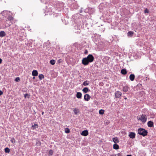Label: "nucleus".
Returning a JSON list of instances; mask_svg holds the SVG:
<instances>
[{
    "mask_svg": "<svg viewBox=\"0 0 156 156\" xmlns=\"http://www.w3.org/2000/svg\"><path fill=\"white\" fill-rule=\"evenodd\" d=\"M35 76H34L33 78V79H35Z\"/></svg>",
    "mask_w": 156,
    "mask_h": 156,
    "instance_id": "nucleus-43",
    "label": "nucleus"
},
{
    "mask_svg": "<svg viewBox=\"0 0 156 156\" xmlns=\"http://www.w3.org/2000/svg\"><path fill=\"white\" fill-rule=\"evenodd\" d=\"M82 94L80 92H77L76 94V97L78 98H81L82 97Z\"/></svg>",
    "mask_w": 156,
    "mask_h": 156,
    "instance_id": "nucleus-15",
    "label": "nucleus"
},
{
    "mask_svg": "<svg viewBox=\"0 0 156 156\" xmlns=\"http://www.w3.org/2000/svg\"><path fill=\"white\" fill-rule=\"evenodd\" d=\"M105 58H106V59H108V60L109 59V58H108V57H105Z\"/></svg>",
    "mask_w": 156,
    "mask_h": 156,
    "instance_id": "nucleus-40",
    "label": "nucleus"
},
{
    "mask_svg": "<svg viewBox=\"0 0 156 156\" xmlns=\"http://www.w3.org/2000/svg\"><path fill=\"white\" fill-rule=\"evenodd\" d=\"M135 76L134 74H131L129 76V79L131 81H133L135 79Z\"/></svg>",
    "mask_w": 156,
    "mask_h": 156,
    "instance_id": "nucleus-13",
    "label": "nucleus"
},
{
    "mask_svg": "<svg viewBox=\"0 0 156 156\" xmlns=\"http://www.w3.org/2000/svg\"><path fill=\"white\" fill-rule=\"evenodd\" d=\"M129 87L127 85L123 86L122 88V90L124 92H127L129 90Z\"/></svg>",
    "mask_w": 156,
    "mask_h": 156,
    "instance_id": "nucleus-11",
    "label": "nucleus"
},
{
    "mask_svg": "<svg viewBox=\"0 0 156 156\" xmlns=\"http://www.w3.org/2000/svg\"><path fill=\"white\" fill-rule=\"evenodd\" d=\"M13 18L12 16L9 15L7 17L6 20H7L9 21H10L13 20Z\"/></svg>",
    "mask_w": 156,
    "mask_h": 156,
    "instance_id": "nucleus-20",
    "label": "nucleus"
},
{
    "mask_svg": "<svg viewBox=\"0 0 156 156\" xmlns=\"http://www.w3.org/2000/svg\"><path fill=\"white\" fill-rule=\"evenodd\" d=\"M133 34V32L131 31H129L127 33L128 36H131Z\"/></svg>",
    "mask_w": 156,
    "mask_h": 156,
    "instance_id": "nucleus-26",
    "label": "nucleus"
},
{
    "mask_svg": "<svg viewBox=\"0 0 156 156\" xmlns=\"http://www.w3.org/2000/svg\"><path fill=\"white\" fill-rule=\"evenodd\" d=\"M44 112H42V115H44Z\"/></svg>",
    "mask_w": 156,
    "mask_h": 156,
    "instance_id": "nucleus-42",
    "label": "nucleus"
},
{
    "mask_svg": "<svg viewBox=\"0 0 156 156\" xmlns=\"http://www.w3.org/2000/svg\"><path fill=\"white\" fill-rule=\"evenodd\" d=\"M88 52L87 50H86L84 52V54H88Z\"/></svg>",
    "mask_w": 156,
    "mask_h": 156,
    "instance_id": "nucleus-34",
    "label": "nucleus"
},
{
    "mask_svg": "<svg viewBox=\"0 0 156 156\" xmlns=\"http://www.w3.org/2000/svg\"><path fill=\"white\" fill-rule=\"evenodd\" d=\"M126 156H132L131 155H127Z\"/></svg>",
    "mask_w": 156,
    "mask_h": 156,
    "instance_id": "nucleus-44",
    "label": "nucleus"
},
{
    "mask_svg": "<svg viewBox=\"0 0 156 156\" xmlns=\"http://www.w3.org/2000/svg\"><path fill=\"white\" fill-rule=\"evenodd\" d=\"M117 155H118V156H122V155L120 153H118L117 154Z\"/></svg>",
    "mask_w": 156,
    "mask_h": 156,
    "instance_id": "nucleus-37",
    "label": "nucleus"
},
{
    "mask_svg": "<svg viewBox=\"0 0 156 156\" xmlns=\"http://www.w3.org/2000/svg\"><path fill=\"white\" fill-rule=\"evenodd\" d=\"M90 98V96L88 94H86L84 96V99L86 101H88Z\"/></svg>",
    "mask_w": 156,
    "mask_h": 156,
    "instance_id": "nucleus-5",
    "label": "nucleus"
},
{
    "mask_svg": "<svg viewBox=\"0 0 156 156\" xmlns=\"http://www.w3.org/2000/svg\"><path fill=\"white\" fill-rule=\"evenodd\" d=\"M10 142L12 143H14L16 142V141L14 138H12L10 140Z\"/></svg>",
    "mask_w": 156,
    "mask_h": 156,
    "instance_id": "nucleus-30",
    "label": "nucleus"
},
{
    "mask_svg": "<svg viewBox=\"0 0 156 156\" xmlns=\"http://www.w3.org/2000/svg\"><path fill=\"white\" fill-rule=\"evenodd\" d=\"M75 28L76 29L78 30V29H79V28L77 26H75Z\"/></svg>",
    "mask_w": 156,
    "mask_h": 156,
    "instance_id": "nucleus-35",
    "label": "nucleus"
},
{
    "mask_svg": "<svg viewBox=\"0 0 156 156\" xmlns=\"http://www.w3.org/2000/svg\"><path fill=\"white\" fill-rule=\"evenodd\" d=\"M20 80V78L19 77H17L15 79V81L16 82H19Z\"/></svg>",
    "mask_w": 156,
    "mask_h": 156,
    "instance_id": "nucleus-32",
    "label": "nucleus"
},
{
    "mask_svg": "<svg viewBox=\"0 0 156 156\" xmlns=\"http://www.w3.org/2000/svg\"><path fill=\"white\" fill-rule=\"evenodd\" d=\"M53 153V151L52 150H50L48 152V154L49 155H52Z\"/></svg>",
    "mask_w": 156,
    "mask_h": 156,
    "instance_id": "nucleus-28",
    "label": "nucleus"
},
{
    "mask_svg": "<svg viewBox=\"0 0 156 156\" xmlns=\"http://www.w3.org/2000/svg\"><path fill=\"white\" fill-rule=\"evenodd\" d=\"M24 97L25 98H30V95L27 93L26 94L24 95Z\"/></svg>",
    "mask_w": 156,
    "mask_h": 156,
    "instance_id": "nucleus-31",
    "label": "nucleus"
},
{
    "mask_svg": "<svg viewBox=\"0 0 156 156\" xmlns=\"http://www.w3.org/2000/svg\"><path fill=\"white\" fill-rule=\"evenodd\" d=\"M110 156H116V155L115 154H113L111 155Z\"/></svg>",
    "mask_w": 156,
    "mask_h": 156,
    "instance_id": "nucleus-38",
    "label": "nucleus"
},
{
    "mask_svg": "<svg viewBox=\"0 0 156 156\" xmlns=\"http://www.w3.org/2000/svg\"><path fill=\"white\" fill-rule=\"evenodd\" d=\"M127 73L126 70V69H122L121 70V73L123 75H126Z\"/></svg>",
    "mask_w": 156,
    "mask_h": 156,
    "instance_id": "nucleus-18",
    "label": "nucleus"
},
{
    "mask_svg": "<svg viewBox=\"0 0 156 156\" xmlns=\"http://www.w3.org/2000/svg\"><path fill=\"white\" fill-rule=\"evenodd\" d=\"M81 134L83 136H86L88 134V132L87 130H84L82 132Z\"/></svg>",
    "mask_w": 156,
    "mask_h": 156,
    "instance_id": "nucleus-7",
    "label": "nucleus"
},
{
    "mask_svg": "<svg viewBox=\"0 0 156 156\" xmlns=\"http://www.w3.org/2000/svg\"><path fill=\"white\" fill-rule=\"evenodd\" d=\"M129 136L130 138L133 139L135 137V133L133 132H130L129 133Z\"/></svg>",
    "mask_w": 156,
    "mask_h": 156,
    "instance_id": "nucleus-8",
    "label": "nucleus"
},
{
    "mask_svg": "<svg viewBox=\"0 0 156 156\" xmlns=\"http://www.w3.org/2000/svg\"><path fill=\"white\" fill-rule=\"evenodd\" d=\"M11 22L10 21H9L7 20H6V21L4 23V25L5 27H8L10 26L11 25Z\"/></svg>",
    "mask_w": 156,
    "mask_h": 156,
    "instance_id": "nucleus-6",
    "label": "nucleus"
},
{
    "mask_svg": "<svg viewBox=\"0 0 156 156\" xmlns=\"http://www.w3.org/2000/svg\"><path fill=\"white\" fill-rule=\"evenodd\" d=\"M89 84V83H88V81L87 80L84 82L83 83V85L84 86H87Z\"/></svg>",
    "mask_w": 156,
    "mask_h": 156,
    "instance_id": "nucleus-25",
    "label": "nucleus"
},
{
    "mask_svg": "<svg viewBox=\"0 0 156 156\" xmlns=\"http://www.w3.org/2000/svg\"><path fill=\"white\" fill-rule=\"evenodd\" d=\"M80 12H82V11H80Z\"/></svg>",
    "mask_w": 156,
    "mask_h": 156,
    "instance_id": "nucleus-46",
    "label": "nucleus"
},
{
    "mask_svg": "<svg viewBox=\"0 0 156 156\" xmlns=\"http://www.w3.org/2000/svg\"><path fill=\"white\" fill-rule=\"evenodd\" d=\"M138 133L140 135H142L143 136H145L147 135L148 133L147 131L145 129L143 128H140L138 129Z\"/></svg>",
    "mask_w": 156,
    "mask_h": 156,
    "instance_id": "nucleus-2",
    "label": "nucleus"
},
{
    "mask_svg": "<svg viewBox=\"0 0 156 156\" xmlns=\"http://www.w3.org/2000/svg\"><path fill=\"white\" fill-rule=\"evenodd\" d=\"M6 34L5 32L3 31H2L0 32V37H4L5 36Z\"/></svg>",
    "mask_w": 156,
    "mask_h": 156,
    "instance_id": "nucleus-17",
    "label": "nucleus"
},
{
    "mask_svg": "<svg viewBox=\"0 0 156 156\" xmlns=\"http://www.w3.org/2000/svg\"><path fill=\"white\" fill-rule=\"evenodd\" d=\"M113 148L115 150H117L119 148V146L118 145L116 144H114L113 145Z\"/></svg>",
    "mask_w": 156,
    "mask_h": 156,
    "instance_id": "nucleus-19",
    "label": "nucleus"
},
{
    "mask_svg": "<svg viewBox=\"0 0 156 156\" xmlns=\"http://www.w3.org/2000/svg\"><path fill=\"white\" fill-rule=\"evenodd\" d=\"M60 60L61 59H59V60H58V62L60 63Z\"/></svg>",
    "mask_w": 156,
    "mask_h": 156,
    "instance_id": "nucleus-41",
    "label": "nucleus"
},
{
    "mask_svg": "<svg viewBox=\"0 0 156 156\" xmlns=\"http://www.w3.org/2000/svg\"><path fill=\"white\" fill-rule=\"evenodd\" d=\"M38 125L37 124H34V125L32 126V129L33 130L38 128Z\"/></svg>",
    "mask_w": 156,
    "mask_h": 156,
    "instance_id": "nucleus-22",
    "label": "nucleus"
},
{
    "mask_svg": "<svg viewBox=\"0 0 156 156\" xmlns=\"http://www.w3.org/2000/svg\"><path fill=\"white\" fill-rule=\"evenodd\" d=\"M144 13H148L149 12V10L147 9H146L144 11Z\"/></svg>",
    "mask_w": 156,
    "mask_h": 156,
    "instance_id": "nucleus-33",
    "label": "nucleus"
},
{
    "mask_svg": "<svg viewBox=\"0 0 156 156\" xmlns=\"http://www.w3.org/2000/svg\"><path fill=\"white\" fill-rule=\"evenodd\" d=\"M138 120H141L142 122L144 123L147 120V117L146 115L142 114L141 115L140 117V118Z\"/></svg>",
    "mask_w": 156,
    "mask_h": 156,
    "instance_id": "nucleus-3",
    "label": "nucleus"
},
{
    "mask_svg": "<svg viewBox=\"0 0 156 156\" xmlns=\"http://www.w3.org/2000/svg\"><path fill=\"white\" fill-rule=\"evenodd\" d=\"M124 98V99H125V100H126V99H127V98Z\"/></svg>",
    "mask_w": 156,
    "mask_h": 156,
    "instance_id": "nucleus-45",
    "label": "nucleus"
},
{
    "mask_svg": "<svg viewBox=\"0 0 156 156\" xmlns=\"http://www.w3.org/2000/svg\"><path fill=\"white\" fill-rule=\"evenodd\" d=\"M147 125L149 127H152L154 126V123L153 122L150 121H149L147 123Z\"/></svg>",
    "mask_w": 156,
    "mask_h": 156,
    "instance_id": "nucleus-10",
    "label": "nucleus"
},
{
    "mask_svg": "<svg viewBox=\"0 0 156 156\" xmlns=\"http://www.w3.org/2000/svg\"><path fill=\"white\" fill-rule=\"evenodd\" d=\"M90 91V90L87 87L84 88L82 90V91L85 93H86Z\"/></svg>",
    "mask_w": 156,
    "mask_h": 156,
    "instance_id": "nucleus-14",
    "label": "nucleus"
},
{
    "mask_svg": "<svg viewBox=\"0 0 156 156\" xmlns=\"http://www.w3.org/2000/svg\"><path fill=\"white\" fill-rule=\"evenodd\" d=\"M55 61L53 59H51L50 61V63L52 65H54L55 64Z\"/></svg>",
    "mask_w": 156,
    "mask_h": 156,
    "instance_id": "nucleus-24",
    "label": "nucleus"
},
{
    "mask_svg": "<svg viewBox=\"0 0 156 156\" xmlns=\"http://www.w3.org/2000/svg\"><path fill=\"white\" fill-rule=\"evenodd\" d=\"M10 149L8 147H6L5 149V153H9L10 152Z\"/></svg>",
    "mask_w": 156,
    "mask_h": 156,
    "instance_id": "nucleus-23",
    "label": "nucleus"
},
{
    "mask_svg": "<svg viewBox=\"0 0 156 156\" xmlns=\"http://www.w3.org/2000/svg\"><path fill=\"white\" fill-rule=\"evenodd\" d=\"M65 132L66 133H69L70 132V130L69 128H67L65 129Z\"/></svg>",
    "mask_w": 156,
    "mask_h": 156,
    "instance_id": "nucleus-29",
    "label": "nucleus"
},
{
    "mask_svg": "<svg viewBox=\"0 0 156 156\" xmlns=\"http://www.w3.org/2000/svg\"><path fill=\"white\" fill-rule=\"evenodd\" d=\"M112 140L113 142L115 143V144L118 143L119 142V140L117 137L113 138Z\"/></svg>",
    "mask_w": 156,
    "mask_h": 156,
    "instance_id": "nucleus-16",
    "label": "nucleus"
},
{
    "mask_svg": "<svg viewBox=\"0 0 156 156\" xmlns=\"http://www.w3.org/2000/svg\"><path fill=\"white\" fill-rule=\"evenodd\" d=\"M94 59V56L91 54H89L87 57L83 58L82 60V63L85 66L87 65L89 63L92 62Z\"/></svg>",
    "mask_w": 156,
    "mask_h": 156,
    "instance_id": "nucleus-1",
    "label": "nucleus"
},
{
    "mask_svg": "<svg viewBox=\"0 0 156 156\" xmlns=\"http://www.w3.org/2000/svg\"><path fill=\"white\" fill-rule=\"evenodd\" d=\"M3 94V92L1 90H0V96L2 95Z\"/></svg>",
    "mask_w": 156,
    "mask_h": 156,
    "instance_id": "nucleus-36",
    "label": "nucleus"
},
{
    "mask_svg": "<svg viewBox=\"0 0 156 156\" xmlns=\"http://www.w3.org/2000/svg\"><path fill=\"white\" fill-rule=\"evenodd\" d=\"M38 77H39V79L41 80L44 78V76L43 74H40L39 75Z\"/></svg>",
    "mask_w": 156,
    "mask_h": 156,
    "instance_id": "nucleus-21",
    "label": "nucleus"
},
{
    "mask_svg": "<svg viewBox=\"0 0 156 156\" xmlns=\"http://www.w3.org/2000/svg\"><path fill=\"white\" fill-rule=\"evenodd\" d=\"M73 110L74 114L75 115H77L80 112L79 110L77 108H73Z\"/></svg>",
    "mask_w": 156,
    "mask_h": 156,
    "instance_id": "nucleus-9",
    "label": "nucleus"
},
{
    "mask_svg": "<svg viewBox=\"0 0 156 156\" xmlns=\"http://www.w3.org/2000/svg\"><path fill=\"white\" fill-rule=\"evenodd\" d=\"M122 95V93L121 92L118 91H116L115 93V98H119Z\"/></svg>",
    "mask_w": 156,
    "mask_h": 156,
    "instance_id": "nucleus-4",
    "label": "nucleus"
},
{
    "mask_svg": "<svg viewBox=\"0 0 156 156\" xmlns=\"http://www.w3.org/2000/svg\"><path fill=\"white\" fill-rule=\"evenodd\" d=\"M32 74L33 76H37L38 75V73L37 70H33L32 72Z\"/></svg>",
    "mask_w": 156,
    "mask_h": 156,
    "instance_id": "nucleus-12",
    "label": "nucleus"
},
{
    "mask_svg": "<svg viewBox=\"0 0 156 156\" xmlns=\"http://www.w3.org/2000/svg\"><path fill=\"white\" fill-rule=\"evenodd\" d=\"M2 61V59L0 58V64L1 63Z\"/></svg>",
    "mask_w": 156,
    "mask_h": 156,
    "instance_id": "nucleus-39",
    "label": "nucleus"
},
{
    "mask_svg": "<svg viewBox=\"0 0 156 156\" xmlns=\"http://www.w3.org/2000/svg\"><path fill=\"white\" fill-rule=\"evenodd\" d=\"M104 110L103 109H101L99 110V113L100 114L103 115L104 113Z\"/></svg>",
    "mask_w": 156,
    "mask_h": 156,
    "instance_id": "nucleus-27",
    "label": "nucleus"
}]
</instances>
